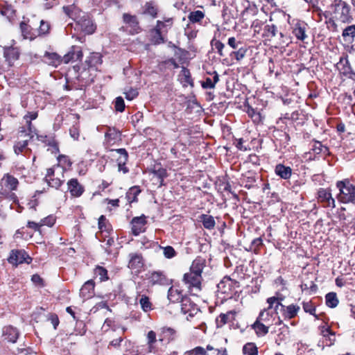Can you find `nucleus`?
I'll list each match as a JSON object with an SVG mask.
<instances>
[{"mask_svg": "<svg viewBox=\"0 0 355 355\" xmlns=\"http://www.w3.org/2000/svg\"><path fill=\"white\" fill-rule=\"evenodd\" d=\"M318 199L323 203L324 207H335V200L333 198L330 190L320 189L318 191Z\"/></svg>", "mask_w": 355, "mask_h": 355, "instance_id": "9b49d317", "label": "nucleus"}, {"mask_svg": "<svg viewBox=\"0 0 355 355\" xmlns=\"http://www.w3.org/2000/svg\"><path fill=\"white\" fill-rule=\"evenodd\" d=\"M28 144V139L17 141L14 145V152L16 155H19L24 150L28 151L30 149L27 148Z\"/></svg>", "mask_w": 355, "mask_h": 355, "instance_id": "4c0bfd02", "label": "nucleus"}, {"mask_svg": "<svg viewBox=\"0 0 355 355\" xmlns=\"http://www.w3.org/2000/svg\"><path fill=\"white\" fill-rule=\"evenodd\" d=\"M115 150L120 155V157L117 159L118 171H122L123 173H128V168L125 166L128 158V152L125 148H119Z\"/></svg>", "mask_w": 355, "mask_h": 355, "instance_id": "2eb2a0df", "label": "nucleus"}, {"mask_svg": "<svg viewBox=\"0 0 355 355\" xmlns=\"http://www.w3.org/2000/svg\"><path fill=\"white\" fill-rule=\"evenodd\" d=\"M202 223L205 228L211 229L214 226L215 221L213 217L203 215Z\"/></svg>", "mask_w": 355, "mask_h": 355, "instance_id": "8fccbe9b", "label": "nucleus"}, {"mask_svg": "<svg viewBox=\"0 0 355 355\" xmlns=\"http://www.w3.org/2000/svg\"><path fill=\"white\" fill-rule=\"evenodd\" d=\"M176 336V331L171 327H164L160 329V334L159 340L167 341L169 343L175 340Z\"/></svg>", "mask_w": 355, "mask_h": 355, "instance_id": "412c9836", "label": "nucleus"}, {"mask_svg": "<svg viewBox=\"0 0 355 355\" xmlns=\"http://www.w3.org/2000/svg\"><path fill=\"white\" fill-rule=\"evenodd\" d=\"M50 29V24L49 22L45 21L44 20L40 21V27L37 31V34L38 35H45L49 33Z\"/></svg>", "mask_w": 355, "mask_h": 355, "instance_id": "c03bdc74", "label": "nucleus"}, {"mask_svg": "<svg viewBox=\"0 0 355 355\" xmlns=\"http://www.w3.org/2000/svg\"><path fill=\"white\" fill-rule=\"evenodd\" d=\"M147 279L152 285L166 284V279L164 274L161 272H153L146 275Z\"/></svg>", "mask_w": 355, "mask_h": 355, "instance_id": "5701e85b", "label": "nucleus"}, {"mask_svg": "<svg viewBox=\"0 0 355 355\" xmlns=\"http://www.w3.org/2000/svg\"><path fill=\"white\" fill-rule=\"evenodd\" d=\"M19 54L20 53L17 48L9 47L4 50V57L9 67H11L19 59Z\"/></svg>", "mask_w": 355, "mask_h": 355, "instance_id": "a211bd4d", "label": "nucleus"}, {"mask_svg": "<svg viewBox=\"0 0 355 355\" xmlns=\"http://www.w3.org/2000/svg\"><path fill=\"white\" fill-rule=\"evenodd\" d=\"M19 29L23 39L31 41L37 37V31L33 28L25 21H22L19 24Z\"/></svg>", "mask_w": 355, "mask_h": 355, "instance_id": "9d476101", "label": "nucleus"}, {"mask_svg": "<svg viewBox=\"0 0 355 355\" xmlns=\"http://www.w3.org/2000/svg\"><path fill=\"white\" fill-rule=\"evenodd\" d=\"M243 353L245 355H257L258 348L253 343H248L243 347Z\"/></svg>", "mask_w": 355, "mask_h": 355, "instance_id": "58836bf2", "label": "nucleus"}, {"mask_svg": "<svg viewBox=\"0 0 355 355\" xmlns=\"http://www.w3.org/2000/svg\"><path fill=\"white\" fill-rule=\"evenodd\" d=\"M168 299L170 302L175 303L179 302L180 300L182 301V300L184 298L182 297V294L180 291H179L177 288L171 287L168 291Z\"/></svg>", "mask_w": 355, "mask_h": 355, "instance_id": "2f4dec72", "label": "nucleus"}, {"mask_svg": "<svg viewBox=\"0 0 355 355\" xmlns=\"http://www.w3.org/2000/svg\"><path fill=\"white\" fill-rule=\"evenodd\" d=\"M87 62L89 67L97 68L102 63V56L99 53H92Z\"/></svg>", "mask_w": 355, "mask_h": 355, "instance_id": "7c9ffc66", "label": "nucleus"}, {"mask_svg": "<svg viewBox=\"0 0 355 355\" xmlns=\"http://www.w3.org/2000/svg\"><path fill=\"white\" fill-rule=\"evenodd\" d=\"M154 177L157 179V182L159 184V187L164 185V180L167 177V171L165 168L159 167L157 169H155L153 171Z\"/></svg>", "mask_w": 355, "mask_h": 355, "instance_id": "72a5a7b5", "label": "nucleus"}, {"mask_svg": "<svg viewBox=\"0 0 355 355\" xmlns=\"http://www.w3.org/2000/svg\"><path fill=\"white\" fill-rule=\"evenodd\" d=\"M123 18L124 22H125L126 24H129L133 27H135L137 25V21L135 16H132L128 14H124Z\"/></svg>", "mask_w": 355, "mask_h": 355, "instance_id": "864d4df0", "label": "nucleus"}, {"mask_svg": "<svg viewBox=\"0 0 355 355\" xmlns=\"http://www.w3.org/2000/svg\"><path fill=\"white\" fill-rule=\"evenodd\" d=\"M181 310L184 314L188 313L189 316H193L198 311L197 306L192 304L187 298L182 300Z\"/></svg>", "mask_w": 355, "mask_h": 355, "instance_id": "aec40b11", "label": "nucleus"}, {"mask_svg": "<svg viewBox=\"0 0 355 355\" xmlns=\"http://www.w3.org/2000/svg\"><path fill=\"white\" fill-rule=\"evenodd\" d=\"M162 24L161 23V21H157V26L156 27L152 30L151 35V42L154 44H159L164 42V39L163 36L162 35V31H160V25Z\"/></svg>", "mask_w": 355, "mask_h": 355, "instance_id": "a878e982", "label": "nucleus"}, {"mask_svg": "<svg viewBox=\"0 0 355 355\" xmlns=\"http://www.w3.org/2000/svg\"><path fill=\"white\" fill-rule=\"evenodd\" d=\"M219 80L218 76L216 74L214 77V80L210 78H207L205 81L202 83V87L205 89L212 88L216 82Z\"/></svg>", "mask_w": 355, "mask_h": 355, "instance_id": "49530a36", "label": "nucleus"}, {"mask_svg": "<svg viewBox=\"0 0 355 355\" xmlns=\"http://www.w3.org/2000/svg\"><path fill=\"white\" fill-rule=\"evenodd\" d=\"M275 174L284 180H288L292 175V168L282 164H278L275 168Z\"/></svg>", "mask_w": 355, "mask_h": 355, "instance_id": "4be33fe9", "label": "nucleus"}, {"mask_svg": "<svg viewBox=\"0 0 355 355\" xmlns=\"http://www.w3.org/2000/svg\"><path fill=\"white\" fill-rule=\"evenodd\" d=\"M339 189L338 200L343 203L355 205V182L352 179L345 178L336 182Z\"/></svg>", "mask_w": 355, "mask_h": 355, "instance_id": "f03ea898", "label": "nucleus"}, {"mask_svg": "<svg viewBox=\"0 0 355 355\" xmlns=\"http://www.w3.org/2000/svg\"><path fill=\"white\" fill-rule=\"evenodd\" d=\"M44 62L48 65L57 67L63 62V57L56 53L46 52L44 55Z\"/></svg>", "mask_w": 355, "mask_h": 355, "instance_id": "dca6fc26", "label": "nucleus"}, {"mask_svg": "<svg viewBox=\"0 0 355 355\" xmlns=\"http://www.w3.org/2000/svg\"><path fill=\"white\" fill-rule=\"evenodd\" d=\"M156 340V333L152 330L148 331L147 334V343L150 345L155 344Z\"/></svg>", "mask_w": 355, "mask_h": 355, "instance_id": "052dcab7", "label": "nucleus"}, {"mask_svg": "<svg viewBox=\"0 0 355 355\" xmlns=\"http://www.w3.org/2000/svg\"><path fill=\"white\" fill-rule=\"evenodd\" d=\"M70 136L74 139L78 140L80 136L79 128L77 125H74L69 129Z\"/></svg>", "mask_w": 355, "mask_h": 355, "instance_id": "4d7b16f0", "label": "nucleus"}, {"mask_svg": "<svg viewBox=\"0 0 355 355\" xmlns=\"http://www.w3.org/2000/svg\"><path fill=\"white\" fill-rule=\"evenodd\" d=\"M336 68L343 76L351 79L355 78V72L352 70L347 55L340 58Z\"/></svg>", "mask_w": 355, "mask_h": 355, "instance_id": "6e6552de", "label": "nucleus"}, {"mask_svg": "<svg viewBox=\"0 0 355 355\" xmlns=\"http://www.w3.org/2000/svg\"><path fill=\"white\" fill-rule=\"evenodd\" d=\"M300 309V308L298 305H288V306L286 307V309L284 311V315L286 318L288 319H292L297 315Z\"/></svg>", "mask_w": 355, "mask_h": 355, "instance_id": "f704fd0d", "label": "nucleus"}, {"mask_svg": "<svg viewBox=\"0 0 355 355\" xmlns=\"http://www.w3.org/2000/svg\"><path fill=\"white\" fill-rule=\"evenodd\" d=\"M19 334L18 330L12 326H7L3 329V336L5 340L10 343H16Z\"/></svg>", "mask_w": 355, "mask_h": 355, "instance_id": "6ab92c4d", "label": "nucleus"}, {"mask_svg": "<svg viewBox=\"0 0 355 355\" xmlns=\"http://www.w3.org/2000/svg\"><path fill=\"white\" fill-rule=\"evenodd\" d=\"M68 191L73 197H80L84 192V187L78 182L76 178L71 179L67 182Z\"/></svg>", "mask_w": 355, "mask_h": 355, "instance_id": "ddd939ff", "label": "nucleus"}, {"mask_svg": "<svg viewBox=\"0 0 355 355\" xmlns=\"http://www.w3.org/2000/svg\"><path fill=\"white\" fill-rule=\"evenodd\" d=\"M141 190L139 187L135 186L130 188L126 193V198L130 202H136L137 196L140 193Z\"/></svg>", "mask_w": 355, "mask_h": 355, "instance_id": "c9c22d12", "label": "nucleus"}, {"mask_svg": "<svg viewBox=\"0 0 355 355\" xmlns=\"http://www.w3.org/2000/svg\"><path fill=\"white\" fill-rule=\"evenodd\" d=\"M65 169L64 166L59 164L53 166L47 169L45 176V181L47 184L56 189H58L64 182V173Z\"/></svg>", "mask_w": 355, "mask_h": 355, "instance_id": "20e7f679", "label": "nucleus"}, {"mask_svg": "<svg viewBox=\"0 0 355 355\" xmlns=\"http://www.w3.org/2000/svg\"><path fill=\"white\" fill-rule=\"evenodd\" d=\"M342 36L345 41L352 42L355 37V25L347 26L343 31Z\"/></svg>", "mask_w": 355, "mask_h": 355, "instance_id": "c756f323", "label": "nucleus"}, {"mask_svg": "<svg viewBox=\"0 0 355 355\" xmlns=\"http://www.w3.org/2000/svg\"><path fill=\"white\" fill-rule=\"evenodd\" d=\"M94 294V282L92 280L86 282L80 290V296L83 300H88Z\"/></svg>", "mask_w": 355, "mask_h": 355, "instance_id": "4468645a", "label": "nucleus"}, {"mask_svg": "<svg viewBox=\"0 0 355 355\" xmlns=\"http://www.w3.org/2000/svg\"><path fill=\"white\" fill-rule=\"evenodd\" d=\"M320 333L323 337L327 338L329 336H335V333L333 332L329 327L322 326L320 327Z\"/></svg>", "mask_w": 355, "mask_h": 355, "instance_id": "bf43d9fd", "label": "nucleus"}, {"mask_svg": "<svg viewBox=\"0 0 355 355\" xmlns=\"http://www.w3.org/2000/svg\"><path fill=\"white\" fill-rule=\"evenodd\" d=\"M191 350L193 352L194 355H206L207 354L206 349L202 347H196Z\"/></svg>", "mask_w": 355, "mask_h": 355, "instance_id": "774afa93", "label": "nucleus"}, {"mask_svg": "<svg viewBox=\"0 0 355 355\" xmlns=\"http://www.w3.org/2000/svg\"><path fill=\"white\" fill-rule=\"evenodd\" d=\"M326 304L328 307L335 308L338 304V299L336 293L331 292L325 296Z\"/></svg>", "mask_w": 355, "mask_h": 355, "instance_id": "473e14b6", "label": "nucleus"}, {"mask_svg": "<svg viewBox=\"0 0 355 355\" xmlns=\"http://www.w3.org/2000/svg\"><path fill=\"white\" fill-rule=\"evenodd\" d=\"M105 222H106V218L104 216H101L99 218H98V228L101 230V231H107V229L106 228V226H105Z\"/></svg>", "mask_w": 355, "mask_h": 355, "instance_id": "69168bd1", "label": "nucleus"}, {"mask_svg": "<svg viewBox=\"0 0 355 355\" xmlns=\"http://www.w3.org/2000/svg\"><path fill=\"white\" fill-rule=\"evenodd\" d=\"M1 184H3L8 190L12 191L17 189L19 182L17 178L6 174L1 179Z\"/></svg>", "mask_w": 355, "mask_h": 355, "instance_id": "393cba45", "label": "nucleus"}, {"mask_svg": "<svg viewBox=\"0 0 355 355\" xmlns=\"http://www.w3.org/2000/svg\"><path fill=\"white\" fill-rule=\"evenodd\" d=\"M139 304L142 310L148 312L152 309V303L150 302L148 297L145 295L141 296Z\"/></svg>", "mask_w": 355, "mask_h": 355, "instance_id": "a19ab883", "label": "nucleus"}, {"mask_svg": "<svg viewBox=\"0 0 355 355\" xmlns=\"http://www.w3.org/2000/svg\"><path fill=\"white\" fill-rule=\"evenodd\" d=\"M236 313L235 311H230L227 313L226 314H223V324L234 320Z\"/></svg>", "mask_w": 355, "mask_h": 355, "instance_id": "0e129e2a", "label": "nucleus"}, {"mask_svg": "<svg viewBox=\"0 0 355 355\" xmlns=\"http://www.w3.org/2000/svg\"><path fill=\"white\" fill-rule=\"evenodd\" d=\"M303 309L305 312L309 313L311 315H315V309L309 303H304L303 304Z\"/></svg>", "mask_w": 355, "mask_h": 355, "instance_id": "338daca9", "label": "nucleus"}, {"mask_svg": "<svg viewBox=\"0 0 355 355\" xmlns=\"http://www.w3.org/2000/svg\"><path fill=\"white\" fill-rule=\"evenodd\" d=\"M63 12L70 18L76 21L82 31L87 34H92L95 31V26L92 20L85 13L80 15V10L74 4L62 7Z\"/></svg>", "mask_w": 355, "mask_h": 355, "instance_id": "f257e3e1", "label": "nucleus"}, {"mask_svg": "<svg viewBox=\"0 0 355 355\" xmlns=\"http://www.w3.org/2000/svg\"><path fill=\"white\" fill-rule=\"evenodd\" d=\"M94 274L101 282L105 281L108 279L107 270L101 266L96 268L94 270Z\"/></svg>", "mask_w": 355, "mask_h": 355, "instance_id": "79ce46f5", "label": "nucleus"}, {"mask_svg": "<svg viewBox=\"0 0 355 355\" xmlns=\"http://www.w3.org/2000/svg\"><path fill=\"white\" fill-rule=\"evenodd\" d=\"M269 326L259 322V320H256L255 322L252 324V328L254 329L257 335L258 336H263L268 332Z\"/></svg>", "mask_w": 355, "mask_h": 355, "instance_id": "c85d7f7f", "label": "nucleus"}, {"mask_svg": "<svg viewBox=\"0 0 355 355\" xmlns=\"http://www.w3.org/2000/svg\"><path fill=\"white\" fill-rule=\"evenodd\" d=\"M41 225H46L48 227H52L55 223V217L53 215H49L47 217L40 220Z\"/></svg>", "mask_w": 355, "mask_h": 355, "instance_id": "3c124183", "label": "nucleus"}, {"mask_svg": "<svg viewBox=\"0 0 355 355\" xmlns=\"http://www.w3.org/2000/svg\"><path fill=\"white\" fill-rule=\"evenodd\" d=\"M201 279V275L191 272L185 273L183 278L184 284L193 295H197L196 293L200 291Z\"/></svg>", "mask_w": 355, "mask_h": 355, "instance_id": "39448f33", "label": "nucleus"}, {"mask_svg": "<svg viewBox=\"0 0 355 355\" xmlns=\"http://www.w3.org/2000/svg\"><path fill=\"white\" fill-rule=\"evenodd\" d=\"M163 250V254L164 257L167 259H171L174 257L176 254V252L174 248L171 246L166 247H160Z\"/></svg>", "mask_w": 355, "mask_h": 355, "instance_id": "09e8293b", "label": "nucleus"}, {"mask_svg": "<svg viewBox=\"0 0 355 355\" xmlns=\"http://www.w3.org/2000/svg\"><path fill=\"white\" fill-rule=\"evenodd\" d=\"M282 298H278L276 297H271L268 298L267 302L268 303L269 306L266 309L271 311V309L274 308L275 312L279 306L284 308L285 306L282 304Z\"/></svg>", "mask_w": 355, "mask_h": 355, "instance_id": "e433bc0d", "label": "nucleus"}, {"mask_svg": "<svg viewBox=\"0 0 355 355\" xmlns=\"http://www.w3.org/2000/svg\"><path fill=\"white\" fill-rule=\"evenodd\" d=\"M32 259L24 250H12L10 252L8 261L10 263L17 266L23 263H31Z\"/></svg>", "mask_w": 355, "mask_h": 355, "instance_id": "0eeeda50", "label": "nucleus"}, {"mask_svg": "<svg viewBox=\"0 0 355 355\" xmlns=\"http://www.w3.org/2000/svg\"><path fill=\"white\" fill-rule=\"evenodd\" d=\"M115 109L116 111L122 112L125 109V103L123 98L119 96L115 100Z\"/></svg>", "mask_w": 355, "mask_h": 355, "instance_id": "5fc2aeb1", "label": "nucleus"}, {"mask_svg": "<svg viewBox=\"0 0 355 355\" xmlns=\"http://www.w3.org/2000/svg\"><path fill=\"white\" fill-rule=\"evenodd\" d=\"M334 17L342 23H349L352 20L350 6L343 0H334L330 5Z\"/></svg>", "mask_w": 355, "mask_h": 355, "instance_id": "7ed1b4c3", "label": "nucleus"}, {"mask_svg": "<svg viewBox=\"0 0 355 355\" xmlns=\"http://www.w3.org/2000/svg\"><path fill=\"white\" fill-rule=\"evenodd\" d=\"M37 117V112H28L26 115L24 116V119L26 121V123L28 126V136L30 139H32L34 137V135L35 133V128L32 125L31 121L35 119Z\"/></svg>", "mask_w": 355, "mask_h": 355, "instance_id": "b1692460", "label": "nucleus"}, {"mask_svg": "<svg viewBox=\"0 0 355 355\" xmlns=\"http://www.w3.org/2000/svg\"><path fill=\"white\" fill-rule=\"evenodd\" d=\"M138 92L136 89L130 88L127 92H124L125 98L129 101L133 100L138 96Z\"/></svg>", "mask_w": 355, "mask_h": 355, "instance_id": "6e6d98bb", "label": "nucleus"}, {"mask_svg": "<svg viewBox=\"0 0 355 355\" xmlns=\"http://www.w3.org/2000/svg\"><path fill=\"white\" fill-rule=\"evenodd\" d=\"M181 73L182 76V82L184 84V85L186 86L187 85H190L192 86L193 81H192V78L191 77V73L189 72V70L184 67V68H182V69L181 71Z\"/></svg>", "mask_w": 355, "mask_h": 355, "instance_id": "37998d69", "label": "nucleus"}, {"mask_svg": "<svg viewBox=\"0 0 355 355\" xmlns=\"http://www.w3.org/2000/svg\"><path fill=\"white\" fill-rule=\"evenodd\" d=\"M129 257L130 260L128 262V268L138 271L143 267V258L140 254L131 253L130 254Z\"/></svg>", "mask_w": 355, "mask_h": 355, "instance_id": "f3484780", "label": "nucleus"}, {"mask_svg": "<svg viewBox=\"0 0 355 355\" xmlns=\"http://www.w3.org/2000/svg\"><path fill=\"white\" fill-rule=\"evenodd\" d=\"M247 52V49L243 46L242 47H239V49L234 50L230 52V56L232 60L234 58L236 60L239 61L242 60Z\"/></svg>", "mask_w": 355, "mask_h": 355, "instance_id": "ea45409f", "label": "nucleus"}, {"mask_svg": "<svg viewBox=\"0 0 355 355\" xmlns=\"http://www.w3.org/2000/svg\"><path fill=\"white\" fill-rule=\"evenodd\" d=\"M266 28L268 33V34L271 37H275L277 33V28L276 26L272 24V25H267L266 26Z\"/></svg>", "mask_w": 355, "mask_h": 355, "instance_id": "e2e57ef3", "label": "nucleus"}, {"mask_svg": "<svg viewBox=\"0 0 355 355\" xmlns=\"http://www.w3.org/2000/svg\"><path fill=\"white\" fill-rule=\"evenodd\" d=\"M83 52L80 47L73 46L71 51L63 56V62L69 63L70 61L80 60L83 58Z\"/></svg>", "mask_w": 355, "mask_h": 355, "instance_id": "f8f14e48", "label": "nucleus"}, {"mask_svg": "<svg viewBox=\"0 0 355 355\" xmlns=\"http://www.w3.org/2000/svg\"><path fill=\"white\" fill-rule=\"evenodd\" d=\"M146 216L142 215L138 217H134L131 220L132 232L135 236L145 232L146 225Z\"/></svg>", "mask_w": 355, "mask_h": 355, "instance_id": "1a4fd4ad", "label": "nucleus"}, {"mask_svg": "<svg viewBox=\"0 0 355 355\" xmlns=\"http://www.w3.org/2000/svg\"><path fill=\"white\" fill-rule=\"evenodd\" d=\"M204 266L205 259L200 257H198L193 261L191 266L190 268V272L201 275Z\"/></svg>", "mask_w": 355, "mask_h": 355, "instance_id": "cd10ccee", "label": "nucleus"}, {"mask_svg": "<svg viewBox=\"0 0 355 355\" xmlns=\"http://www.w3.org/2000/svg\"><path fill=\"white\" fill-rule=\"evenodd\" d=\"M227 44L233 49V51L239 49V47L243 46V43L234 37H230L228 39Z\"/></svg>", "mask_w": 355, "mask_h": 355, "instance_id": "de8ad7c7", "label": "nucleus"}, {"mask_svg": "<svg viewBox=\"0 0 355 355\" xmlns=\"http://www.w3.org/2000/svg\"><path fill=\"white\" fill-rule=\"evenodd\" d=\"M274 314H276V313L272 312V311H269L268 309H264L259 313V315L257 320L270 326L274 320Z\"/></svg>", "mask_w": 355, "mask_h": 355, "instance_id": "bb28decb", "label": "nucleus"}, {"mask_svg": "<svg viewBox=\"0 0 355 355\" xmlns=\"http://www.w3.org/2000/svg\"><path fill=\"white\" fill-rule=\"evenodd\" d=\"M58 161L59 162L58 164L60 166V164L67 165L68 166H70L71 164V163L70 162L69 158L67 156H65V155H60L58 157Z\"/></svg>", "mask_w": 355, "mask_h": 355, "instance_id": "680f3d73", "label": "nucleus"}, {"mask_svg": "<svg viewBox=\"0 0 355 355\" xmlns=\"http://www.w3.org/2000/svg\"><path fill=\"white\" fill-rule=\"evenodd\" d=\"M105 136L107 141L110 142L111 141L117 139L119 137V133L114 129H110L109 131L105 133Z\"/></svg>", "mask_w": 355, "mask_h": 355, "instance_id": "603ef678", "label": "nucleus"}, {"mask_svg": "<svg viewBox=\"0 0 355 355\" xmlns=\"http://www.w3.org/2000/svg\"><path fill=\"white\" fill-rule=\"evenodd\" d=\"M291 28L293 35L297 40L304 42L308 37V25L304 21L293 20Z\"/></svg>", "mask_w": 355, "mask_h": 355, "instance_id": "423d86ee", "label": "nucleus"}, {"mask_svg": "<svg viewBox=\"0 0 355 355\" xmlns=\"http://www.w3.org/2000/svg\"><path fill=\"white\" fill-rule=\"evenodd\" d=\"M205 17L204 13L200 10H196L193 12H191L189 15V20L194 23V22H198L201 19H202Z\"/></svg>", "mask_w": 355, "mask_h": 355, "instance_id": "a18cd8bd", "label": "nucleus"}, {"mask_svg": "<svg viewBox=\"0 0 355 355\" xmlns=\"http://www.w3.org/2000/svg\"><path fill=\"white\" fill-rule=\"evenodd\" d=\"M327 150V147L323 146L322 144L319 141H316L313 145L312 150L315 154H320L323 152V150Z\"/></svg>", "mask_w": 355, "mask_h": 355, "instance_id": "13d9d810", "label": "nucleus"}]
</instances>
